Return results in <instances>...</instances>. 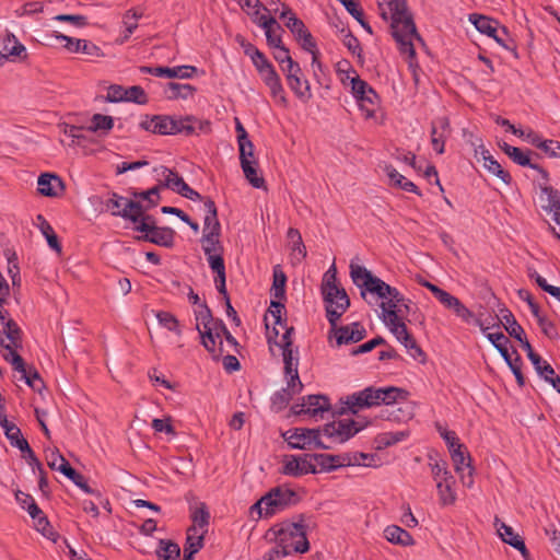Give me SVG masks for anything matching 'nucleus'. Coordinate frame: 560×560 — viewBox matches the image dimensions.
I'll return each instance as SVG.
<instances>
[{
	"mask_svg": "<svg viewBox=\"0 0 560 560\" xmlns=\"http://www.w3.org/2000/svg\"><path fill=\"white\" fill-rule=\"evenodd\" d=\"M350 278L360 290L361 298L372 304L369 296L380 300L381 313L378 318L389 332L401 343L410 357L423 361L424 353L408 331L405 314L410 312L411 300L406 299L395 287L389 285L381 278L374 276L368 268L351 260Z\"/></svg>",
	"mask_w": 560,
	"mask_h": 560,
	"instance_id": "obj_1",
	"label": "nucleus"
},
{
	"mask_svg": "<svg viewBox=\"0 0 560 560\" xmlns=\"http://www.w3.org/2000/svg\"><path fill=\"white\" fill-rule=\"evenodd\" d=\"M378 8L381 16L385 21H390L392 35L400 52L413 59L416 55L413 40L419 39V35L406 0H381Z\"/></svg>",
	"mask_w": 560,
	"mask_h": 560,
	"instance_id": "obj_2",
	"label": "nucleus"
},
{
	"mask_svg": "<svg viewBox=\"0 0 560 560\" xmlns=\"http://www.w3.org/2000/svg\"><path fill=\"white\" fill-rule=\"evenodd\" d=\"M345 404L353 413L358 412L362 408H370L381 404H404V407H399L397 409L400 415L395 416V419L406 421L412 417V408L407 401V392L394 386L380 388L366 387L363 390L348 396Z\"/></svg>",
	"mask_w": 560,
	"mask_h": 560,
	"instance_id": "obj_3",
	"label": "nucleus"
},
{
	"mask_svg": "<svg viewBox=\"0 0 560 560\" xmlns=\"http://www.w3.org/2000/svg\"><path fill=\"white\" fill-rule=\"evenodd\" d=\"M284 305L280 301H271L269 307V314L275 320V327L272 329L275 337L268 335V342L271 352H275L277 348L285 364L287 373L291 375V378L298 380V368H299V349L292 345L293 327H288L282 322V312Z\"/></svg>",
	"mask_w": 560,
	"mask_h": 560,
	"instance_id": "obj_4",
	"label": "nucleus"
},
{
	"mask_svg": "<svg viewBox=\"0 0 560 560\" xmlns=\"http://www.w3.org/2000/svg\"><path fill=\"white\" fill-rule=\"evenodd\" d=\"M320 292L325 303L326 317L335 327L350 306V299L343 288L338 284L337 270L332 264L324 273Z\"/></svg>",
	"mask_w": 560,
	"mask_h": 560,
	"instance_id": "obj_5",
	"label": "nucleus"
},
{
	"mask_svg": "<svg viewBox=\"0 0 560 560\" xmlns=\"http://www.w3.org/2000/svg\"><path fill=\"white\" fill-rule=\"evenodd\" d=\"M242 47L246 56H248L258 72L265 85L269 89L273 101L283 107L288 106V98L281 78L276 71L275 66L269 59L253 44L242 42Z\"/></svg>",
	"mask_w": 560,
	"mask_h": 560,
	"instance_id": "obj_6",
	"label": "nucleus"
},
{
	"mask_svg": "<svg viewBox=\"0 0 560 560\" xmlns=\"http://www.w3.org/2000/svg\"><path fill=\"white\" fill-rule=\"evenodd\" d=\"M205 220L203 235L201 245L210 268H213V261L219 260L224 265L223 246L220 242L221 224L218 220L217 206L213 200L207 199L203 202Z\"/></svg>",
	"mask_w": 560,
	"mask_h": 560,
	"instance_id": "obj_7",
	"label": "nucleus"
},
{
	"mask_svg": "<svg viewBox=\"0 0 560 560\" xmlns=\"http://www.w3.org/2000/svg\"><path fill=\"white\" fill-rule=\"evenodd\" d=\"M196 119L192 116L173 117L168 115H144L139 127L156 135H191L195 131Z\"/></svg>",
	"mask_w": 560,
	"mask_h": 560,
	"instance_id": "obj_8",
	"label": "nucleus"
},
{
	"mask_svg": "<svg viewBox=\"0 0 560 560\" xmlns=\"http://www.w3.org/2000/svg\"><path fill=\"white\" fill-rule=\"evenodd\" d=\"M418 282L427 288L444 308L451 311L462 322L476 324L480 327L481 331L486 330L481 320L458 298L423 278H420Z\"/></svg>",
	"mask_w": 560,
	"mask_h": 560,
	"instance_id": "obj_9",
	"label": "nucleus"
},
{
	"mask_svg": "<svg viewBox=\"0 0 560 560\" xmlns=\"http://www.w3.org/2000/svg\"><path fill=\"white\" fill-rule=\"evenodd\" d=\"M294 497L295 493L291 489L273 488L250 506V515L256 514L258 518L275 515L288 508Z\"/></svg>",
	"mask_w": 560,
	"mask_h": 560,
	"instance_id": "obj_10",
	"label": "nucleus"
},
{
	"mask_svg": "<svg viewBox=\"0 0 560 560\" xmlns=\"http://www.w3.org/2000/svg\"><path fill=\"white\" fill-rule=\"evenodd\" d=\"M271 532L275 535V542H279L289 549L290 552L304 553L310 549L304 525L295 522H282L276 525Z\"/></svg>",
	"mask_w": 560,
	"mask_h": 560,
	"instance_id": "obj_11",
	"label": "nucleus"
},
{
	"mask_svg": "<svg viewBox=\"0 0 560 560\" xmlns=\"http://www.w3.org/2000/svg\"><path fill=\"white\" fill-rule=\"evenodd\" d=\"M349 88L361 114L366 119L373 118L380 107V96L374 89L360 77L352 78Z\"/></svg>",
	"mask_w": 560,
	"mask_h": 560,
	"instance_id": "obj_12",
	"label": "nucleus"
},
{
	"mask_svg": "<svg viewBox=\"0 0 560 560\" xmlns=\"http://www.w3.org/2000/svg\"><path fill=\"white\" fill-rule=\"evenodd\" d=\"M196 329L198 330L201 343L207 350L214 349V337L218 330L224 329V323L212 317L211 311L206 304H199L195 310Z\"/></svg>",
	"mask_w": 560,
	"mask_h": 560,
	"instance_id": "obj_13",
	"label": "nucleus"
},
{
	"mask_svg": "<svg viewBox=\"0 0 560 560\" xmlns=\"http://www.w3.org/2000/svg\"><path fill=\"white\" fill-rule=\"evenodd\" d=\"M20 328L14 320H9L3 332L0 335V346L3 349V358L5 361L11 363L13 369L23 368V359L16 352V349L21 346Z\"/></svg>",
	"mask_w": 560,
	"mask_h": 560,
	"instance_id": "obj_14",
	"label": "nucleus"
},
{
	"mask_svg": "<svg viewBox=\"0 0 560 560\" xmlns=\"http://www.w3.org/2000/svg\"><path fill=\"white\" fill-rule=\"evenodd\" d=\"M283 439L291 448L316 450L327 448L320 440V431L317 429L295 428L283 433Z\"/></svg>",
	"mask_w": 560,
	"mask_h": 560,
	"instance_id": "obj_15",
	"label": "nucleus"
},
{
	"mask_svg": "<svg viewBox=\"0 0 560 560\" xmlns=\"http://www.w3.org/2000/svg\"><path fill=\"white\" fill-rule=\"evenodd\" d=\"M135 230L143 233L140 237L147 242L153 243L163 247H172L174 244L175 232L171 228H160L155 225V221L152 217L147 219L139 225L135 226Z\"/></svg>",
	"mask_w": 560,
	"mask_h": 560,
	"instance_id": "obj_16",
	"label": "nucleus"
},
{
	"mask_svg": "<svg viewBox=\"0 0 560 560\" xmlns=\"http://www.w3.org/2000/svg\"><path fill=\"white\" fill-rule=\"evenodd\" d=\"M368 458L364 453L355 454H314V464L320 467V471H332L341 467L362 465L363 460Z\"/></svg>",
	"mask_w": 560,
	"mask_h": 560,
	"instance_id": "obj_17",
	"label": "nucleus"
},
{
	"mask_svg": "<svg viewBox=\"0 0 560 560\" xmlns=\"http://www.w3.org/2000/svg\"><path fill=\"white\" fill-rule=\"evenodd\" d=\"M281 71L294 95L302 102H308L312 97L311 86L308 81L303 78L300 65L295 61H290V65L283 66Z\"/></svg>",
	"mask_w": 560,
	"mask_h": 560,
	"instance_id": "obj_18",
	"label": "nucleus"
},
{
	"mask_svg": "<svg viewBox=\"0 0 560 560\" xmlns=\"http://www.w3.org/2000/svg\"><path fill=\"white\" fill-rule=\"evenodd\" d=\"M292 410L299 416H308L315 420L324 419V415L330 411V402L324 395H308L302 398L301 404L294 405Z\"/></svg>",
	"mask_w": 560,
	"mask_h": 560,
	"instance_id": "obj_19",
	"label": "nucleus"
},
{
	"mask_svg": "<svg viewBox=\"0 0 560 560\" xmlns=\"http://www.w3.org/2000/svg\"><path fill=\"white\" fill-rule=\"evenodd\" d=\"M281 472L291 477L317 474L318 470L314 464V454L285 456L283 459Z\"/></svg>",
	"mask_w": 560,
	"mask_h": 560,
	"instance_id": "obj_20",
	"label": "nucleus"
},
{
	"mask_svg": "<svg viewBox=\"0 0 560 560\" xmlns=\"http://www.w3.org/2000/svg\"><path fill=\"white\" fill-rule=\"evenodd\" d=\"M471 144L475 150V155H480L483 161V167L491 174L499 177L504 184L509 185L512 182V177L501 164L491 155L490 151L487 150L480 138L471 140Z\"/></svg>",
	"mask_w": 560,
	"mask_h": 560,
	"instance_id": "obj_21",
	"label": "nucleus"
},
{
	"mask_svg": "<svg viewBox=\"0 0 560 560\" xmlns=\"http://www.w3.org/2000/svg\"><path fill=\"white\" fill-rule=\"evenodd\" d=\"M363 429L352 419H340L328 423L324 428L325 435L345 442Z\"/></svg>",
	"mask_w": 560,
	"mask_h": 560,
	"instance_id": "obj_22",
	"label": "nucleus"
},
{
	"mask_svg": "<svg viewBox=\"0 0 560 560\" xmlns=\"http://www.w3.org/2000/svg\"><path fill=\"white\" fill-rule=\"evenodd\" d=\"M454 469L459 476L464 486L470 488L474 483V468L471 466L470 455L465 452V447L458 451L453 450L451 454Z\"/></svg>",
	"mask_w": 560,
	"mask_h": 560,
	"instance_id": "obj_23",
	"label": "nucleus"
},
{
	"mask_svg": "<svg viewBox=\"0 0 560 560\" xmlns=\"http://www.w3.org/2000/svg\"><path fill=\"white\" fill-rule=\"evenodd\" d=\"M50 37H54L57 40L62 42L63 47L69 52H82L88 56L100 55V48L95 44L86 39L73 38L56 31L51 32Z\"/></svg>",
	"mask_w": 560,
	"mask_h": 560,
	"instance_id": "obj_24",
	"label": "nucleus"
},
{
	"mask_svg": "<svg viewBox=\"0 0 560 560\" xmlns=\"http://www.w3.org/2000/svg\"><path fill=\"white\" fill-rule=\"evenodd\" d=\"M451 135V124L447 117H438L431 124V144L438 154L445 151V142Z\"/></svg>",
	"mask_w": 560,
	"mask_h": 560,
	"instance_id": "obj_25",
	"label": "nucleus"
},
{
	"mask_svg": "<svg viewBox=\"0 0 560 560\" xmlns=\"http://www.w3.org/2000/svg\"><path fill=\"white\" fill-rule=\"evenodd\" d=\"M494 526L500 538L505 544L518 550L525 560H529V552L526 548L523 538L518 534H516L510 525H506L504 522H501L498 517H495Z\"/></svg>",
	"mask_w": 560,
	"mask_h": 560,
	"instance_id": "obj_26",
	"label": "nucleus"
},
{
	"mask_svg": "<svg viewBox=\"0 0 560 560\" xmlns=\"http://www.w3.org/2000/svg\"><path fill=\"white\" fill-rule=\"evenodd\" d=\"M331 331L336 338L337 346L354 343L362 340L365 336V328L360 323L350 325L331 327Z\"/></svg>",
	"mask_w": 560,
	"mask_h": 560,
	"instance_id": "obj_27",
	"label": "nucleus"
},
{
	"mask_svg": "<svg viewBox=\"0 0 560 560\" xmlns=\"http://www.w3.org/2000/svg\"><path fill=\"white\" fill-rule=\"evenodd\" d=\"M255 24L264 30L267 44L270 48L280 47V44H282V28L276 19L267 15H257L255 18Z\"/></svg>",
	"mask_w": 560,
	"mask_h": 560,
	"instance_id": "obj_28",
	"label": "nucleus"
},
{
	"mask_svg": "<svg viewBox=\"0 0 560 560\" xmlns=\"http://www.w3.org/2000/svg\"><path fill=\"white\" fill-rule=\"evenodd\" d=\"M155 179L159 182L160 188H167L178 194L185 184L183 177L166 166H158L154 168Z\"/></svg>",
	"mask_w": 560,
	"mask_h": 560,
	"instance_id": "obj_29",
	"label": "nucleus"
},
{
	"mask_svg": "<svg viewBox=\"0 0 560 560\" xmlns=\"http://www.w3.org/2000/svg\"><path fill=\"white\" fill-rule=\"evenodd\" d=\"M501 148H502L503 152L513 162H515L516 164H518L521 166H528L533 170H536L540 174L542 179H545L546 183L548 182V179H549L548 172L546 170H544L542 167H540L539 165L530 163V158H529L528 151H523L520 148L510 145L508 143H503V145Z\"/></svg>",
	"mask_w": 560,
	"mask_h": 560,
	"instance_id": "obj_30",
	"label": "nucleus"
},
{
	"mask_svg": "<svg viewBox=\"0 0 560 560\" xmlns=\"http://www.w3.org/2000/svg\"><path fill=\"white\" fill-rule=\"evenodd\" d=\"M284 375L287 380V387L276 392L271 397L272 405L278 409L285 407L287 404L291 400L292 396L299 393L303 387L299 376L298 380L293 381L291 375L287 373L285 369Z\"/></svg>",
	"mask_w": 560,
	"mask_h": 560,
	"instance_id": "obj_31",
	"label": "nucleus"
},
{
	"mask_svg": "<svg viewBox=\"0 0 560 560\" xmlns=\"http://www.w3.org/2000/svg\"><path fill=\"white\" fill-rule=\"evenodd\" d=\"M539 200L541 208L552 215V220L560 214V191L548 185H540Z\"/></svg>",
	"mask_w": 560,
	"mask_h": 560,
	"instance_id": "obj_32",
	"label": "nucleus"
},
{
	"mask_svg": "<svg viewBox=\"0 0 560 560\" xmlns=\"http://www.w3.org/2000/svg\"><path fill=\"white\" fill-rule=\"evenodd\" d=\"M61 178L54 174H42L37 179L38 191L47 197H58L63 191Z\"/></svg>",
	"mask_w": 560,
	"mask_h": 560,
	"instance_id": "obj_33",
	"label": "nucleus"
},
{
	"mask_svg": "<svg viewBox=\"0 0 560 560\" xmlns=\"http://www.w3.org/2000/svg\"><path fill=\"white\" fill-rule=\"evenodd\" d=\"M0 427L3 429L5 438L13 447H16L21 452L28 450V442L23 438L21 430L13 422L8 420V417L0 419Z\"/></svg>",
	"mask_w": 560,
	"mask_h": 560,
	"instance_id": "obj_34",
	"label": "nucleus"
},
{
	"mask_svg": "<svg viewBox=\"0 0 560 560\" xmlns=\"http://www.w3.org/2000/svg\"><path fill=\"white\" fill-rule=\"evenodd\" d=\"M280 19L284 20L285 26L290 30L296 40L305 36V34L308 32L303 21L300 20L285 4H282Z\"/></svg>",
	"mask_w": 560,
	"mask_h": 560,
	"instance_id": "obj_35",
	"label": "nucleus"
},
{
	"mask_svg": "<svg viewBox=\"0 0 560 560\" xmlns=\"http://www.w3.org/2000/svg\"><path fill=\"white\" fill-rule=\"evenodd\" d=\"M385 175L388 177L389 184L392 186L398 187L405 191L413 192L416 195L421 196L418 187L415 183L407 179L404 175H401L394 166L385 165L383 168Z\"/></svg>",
	"mask_w": 560,
	"mask_h": 560,
	"instance_id": "obj_36",
	"label": "nucleus"
},
{
	"mask_svg": "<svg viewBox=\"0 0 560 560\" xmlns=\"http://www.w3.org/2000/svg\"><path fill=\"white\" fill-rule=\"evenodd\" d=\"M435 486L441 505H453L456 502L457 494L454 477H448V479L435 482Z\"/></svg>",
	"mask_w": 560,
	"mask_h": 560,
	"instance_id": "obj_37",
	"label": "nucleus"
},
{
	"mask_svg": "<svg viewBox=\"0 0 560 560\" xmlns=\"http://www.w3.org/2000/svg\"><path fill=\"white\" fill-rule=\"evenodd\" d=\"M468 21L476 27L478 32L489 37L494 36L497 30L500 26L497 20L477 13L469 14Z\"/></svg>",
	"mask_w": 560,
	"mask_h": 560,
	"instance_id": "obj_38",
	"label": "nucleus"
},
{
	"mask_svg": "<svg viewBox=\"0 0 560 560\" xmlns=\"http://www.w3.org/2000/svg\"><path fill=\"white\" fill-rule=\"evenodd\" d=\"M46 459L48 466L61 472L66 477H72L74 475V469L70 466L68 460L59 453L58 450H49L46 453Z\"/></svg>",
	"mask_w": 560,
	"mask_h": 560,
	"instance_id": "obj_39",
	"label": "nucleus"
},
{
	"mask_svg": "<svg viewBox=\"0 0 560 560\" xmlns=\"http://www.w3.org/2000/svg\"><path fill=\"white\" fill-rule=\"evenodd\" d=\"M287 237L291 246V257L298 262L306 257V247L303 243L301 233L294 228H290L287 232Z\"/></svg>",
	"mask_w": 560,
	"mask_h": 560,
	"instance_id": "obj_40",
	"label": "nucleus"
},
{
	"mask_svg": "<svg viewBox=\"0 0 560 560\" xmlns=\"http://www.w3.org/2000/svg\"><path fill=\"white\" fill-rule=\"evenodd\" d=\"M34 225L42 232V234L46 238L49 247L51 249L60 253L61 246L59 244L58 237H57L52 226L42 214L36 215Z\"/></svg>",
	"mask_w": 560,
	"mask_h": 560,
	"instance_id": "obj_41",
	"label": "nucleus"
},
{
	"mask_svg": "<svg viewBox=\"0 0 560 560\" xmlns=\"http://www.w3.org/2000/svg\"><path fill=\"white\" fill-rule=\"evenodd\" d=\"M384 537L392 544L401 546L413 545L412 536L404 528L397 525H389L384 529Z\"/></svg>",
	"mask_w": 560,
	"mask_h": 560,
	"instance_id": "obj_42",
	"label": "nucleus"
},
{
	"mask_svg": "<svg viewBox=\"0 0 560 560\" xmlns=\"http://www.w3.org/2000/svg\"><path fill=\"white\" fill-rule=\"evenodd\" d=\"M206 532L189 528L187 532L185 545V560H191L192 556L197 553L203 546V535Z\"/></svg>",
	"mask_w": 560,
	"mask_h": 560,
	"instance_id": "obj_43",
	"label": "nucleus"
},
{
	"mask_svg": "<svg viewBox=\"0 0 560 560\" xmlns=\"http://www.w3.org/2000/svg\"><path fill=\"white\" fill-rule=\"evenodd\" d=\"M196 92V89L188 83H167L164 93L167 100H187L191 97Z\"/></svg>",
	"mask_w": 560,
	"mask_h": 560,
	"instance_id": "obj_44",
	"label": "nucleus"
},
{
	"mask_svg": "<svg viewBox=\"0 0 560 560\" xmlns=\"http://www.w3.org/2000/svg\"><path fill=\"white\" fill-rule=\"evenodd\" d=\"M409 436V431L401 430V431H389V432H382L376 435L375 438V444L377 450H384L389 446H393L399 442L405 441Z\"/></svg>",
	"mask_w": 560,
	"mask_h": 560,
	"instance_id": "obj_45",
	"label": "nucleus"
},
{
	"mask_svg": "<svg viewBox=\"0 0 560 560\" xmlns=\"http://www.w3.org/2000/svg\"><path fill=\"white\" fill-rule=\"evenodd\" d=\"M198 69L194 66L183 65L175 67H161L160 78L191 79Z\"/></svg>",
	"mask_w": 560,
	"mask_h": 560,
	"instance_id": "obj_46",
	"label": "nucleus"
},
{
	"mask_svg": "<svg viewBox=\"0 0 560 560\" xmlns=\"http://www.w3.org/2000/svg\"><path fill=\"white\" fill-rule=\"evenodd\" d=\"M501 313V322L508 331V334L515 338L516 340H521V337H524L525 331L523 327L516 322L512 312L506 308L500 311Z\"/></svg>",
	"mask_w": 560,
	"mask_h": 560,
	"instance_id": "obj_47",
	"label": "nucleus"
},
{
	"mask_svg": "<svg viewBox=\"0 0 560 560\" xmlns=\"http://www.w3.org/2000/svg\"><path fill=\"white\" fill-rule=\"evenodd\" d=\"M114 128V118L108 115L94 114L88 130L101 135H107Z\"/></svg>",
	"mask_w": 560,
	"mask_h": 560,
	"instance_id": "obj_48",
	"label": "nucleus"
},
{
	"mask_svg": "<svg viewBox=\"0 0 560 560\" xmlns=\"http://www.w3.org/2000/svg\"><path fill=\"white\" fill-rule=\"evenodd\" d=\"M487 339L492 343V346L499 351L501 357L505 362H509V359L512 358L509 352V338L502 332H487V329L482 331Z\"/></svg>",
	"mask_w": 560,
	"mask_h": 560,
	"instance_id": "obj_49",
	"label": "nucleus"
},
{
	"mask_svg": "<svg viewBox=\"0 0 560 560\" xmlns=\"http://www.w3.org/2000/svg\"><path fill=\"white\" fill-rule=\"evenodd\" d=\"M159 560H179L180 548L171 540L161 539L156 549Z\"/></svg>",
	"mask_w": 560,
	"mask_h": 560,
	"instance_id": "obj_50",
	"label": "nucleus"
},
{
	"mask_svg": "<svg viewBox=\"0 0 560 560\" xmlns=\"http://www.w3.org/2000/svg\"><path fill=\"white\" fill-rule=\"evenodd\" d=\"M145 210L147 209L140 201L129 199V205H128V207H126V210H125L126 214L122 215V218L130 220L136 225H139L148 217L144 214Z\"/></svg>",
	"mask_w": 560,
	"mask_h": 560,
	"instance_id": "obj_51",
	"label": "nucleus"
},
{
	"mask_svg": "<svg viewBox=\"0 0 560 560\" xmlns=\"http://www.w3.org/2000/svg\"><path fill=\"white\" fill-rule=\"evenodd\" d=\"M14 495L20 506L26 510L33 520H35L37 516L42 514V510L38 508L32 495L21 490H18Z\"/></svg>",
	"mask_w": 560,
	"mask_h": 560,
	"instance_id": "obj_52",
	"label": "nucleus"
},
{
	"mask_svg": "<svg viewBox=\"0 0 560 560\" xmlns=\"http://www.w3.org/2000/svg\"><path fill=\"white\" fill-rule=\"evenodd\" d=\"M155 318L161 327L168 331L175 332L177 336L182 335L178 319L170 312L158 311L154 312Z\"/></svg>",
	"mask_w": 560,
	"mask_h": 560,
	"instance_id": "obj_53",
	"label": "nucleus"
},
{
	"mask_svg": "<svg viewBox=\"0 0 560 560\" xmlns=\"http://www.w3.org/2000/svg\"><path fill=\"white\" fill-rule=\"evenodd\" d=\"M245 178L255 188H262L265 186V179L258 175V163L257 161L241 165Z\"/></svg>",
	"mask_w": 560,
	"mask_h": 560,
	"instance_id": "obj_54",
	"label": "nucleus"
},
{
	"mask_svg": "<svg viewBox=\"0 0 560 560\" xmlns=\"http://www.w3.org/2000/svg\"><path fill=\"white\" fill-rule=\"evenodd\" d=\"M435 428H436L440 436L446 443L450 454L453 453V450L458 451L460 448H464V445L459 442V440L454 431L448 430L441 423H436Z\"/></svg>",
	"mask_w": 560,
	"mask_h": 560,
	"instance_id": "obj_55",
	"label": "nucleus"
},
{
	"mask_svg": "<svg viewBox=\"0 0 560 560\" xmlns=\"http://www.w3.org/2000/svg\"><path fill=\"white\" fill-rule=\"evenodd\" d=\"M285 282L287 276L280 269L279 266L273 268V282L271 288V294L278 300H282L285 295Z\"/></svg>",
	"mask_w": 560,
	"mask_h": 560,
	"instance_id": "obj_56",
	"label": "nucleus"
},
{
	"mask_svg": "<svg viewBox=\"0 0 560 560\" xmlns=\"http://www.w3.org/2000/svg\"><path fill=\"white\" fill-rule=\"evenodd\" d=\"M129 205V199L113 192L106 202V207L110 210L113 215L121 217L125 215L126 207Z\"/></svg>",
	"mask_w": 560,
	"mask_h": 560,
	"instance_id": "obj_57",
	"label": "nucleus"
},
{
	"mask_svg": "<svg viewBox=\"0 0 560 560\" xmlns=\"http://www.w3.org/2000/svg\"><path fill=\"white\" fill-rule=\"evenodd\" d=\"M223 338L226 343L231 347H235L237 345L236 339L231 335V332L224 326L223 330H218V337H214V349L208 350L213 354L214 358H219L223 352Z\"/></svg>",
	"mask_w": 560,
	"mask_h": 560,
	"instance_id": "obj_58",
	"label": "nucleus"
},
{
	"mask_svg": "<svg viewBox=\"0 0 560 560\" xmlns=\"http://www.w3.org/2000/svg\"><path fill=\"white\" fill-rule=\"evenodd\" d=\"M192 526L190 528L207 532L209 512L203 503L195 508L191 513Z\"/></svg>",
	"mask_w": 560,
	"mask_h": 560,
	"instance_id": "obj_59",
	"label": "nucleus"
},
{
	"mask_svg": "<svg viewBox=\"0 0 560 560\" xmlns=\"http://www.w3.org/2000/svg\"><path fill=\"white\" fill-rule=\"evenodd\" d=\"M336 72L341 84L346 88L351 85L352 78L359 77L355 69L347 60H341L337 63Z\"/></svg>",
	"mask_w": 560,
	"mask_h": 560,
	"instance_id": "obj_60",
	"label": "nucleus"
},
{
	"mask_svg": "<svg viewBox=\"0 0 560 560\" xmlns=\"http://www.w3.org/2000/svg\"><path fill=\"white\" fill-rule=\"evenodd\" d=\"M141 16H142V12H138L137 10H128L124 14V19H122V25L125 27L124 38H122L124 40H127L132 35V33L137 30L138 20Z\"/></svg>",
	"mask_w": 560,
	"mask_h": 560,
	"instance_id": "obj_61",
	"label": "nucleus"
},
{
	"mask_svg": "<svg viewBox=\"0 0 560 560\" xmlns=\"http://www.w3.org/2000/svg\"><path fill=\"white\" fill-rule=\"evenodd\" d=\"M16 372L21 374V378L35 392L40 393L44 388V384L42 378L39 377L38 373L36 371L32 372L31 370H27L25 368V364L23 363V368L21 369H14Z\"/></svg>",
	"mask_w": 560,
	"mask_h": 560,
	"instance_id": "obj_62",
	"label": "nucleus"
},
{
	"mask_svg": "<svg viewBox=\"0 0 560 560\" xmlns=\"http://www.w3.org/2000/svg\"><path fill=\"white\" fill-rule=\"evenodd\" d=\"M135 197L138 201H140L142 205L145 202L147 205L144 208L148 210L152 207H155L160 201V186L152 187L145 191H141L138 194H135Z\"/></svg>",
	"mask_w": 560,
	"mask_h": 560,
	"instance_id": "obj_63",
	"label": "nucleus"
},
{
	"mask_svg": "<svg viewBox=\"0 0 560 560\" xmlns=\"http://www.w3.org/2000/svg\"><path fill=\"white\" fill-rule=\"evenodd\" d=\"M430 468L432 478L435 482L448 479V477H454L445 460H435L434 463H430Z\"/></svg>",
	"mask_w": 560,
	"mask_h": 560,
	"instance_id": "obj_64",
	"label": "nucleus"
}]
</instances>
